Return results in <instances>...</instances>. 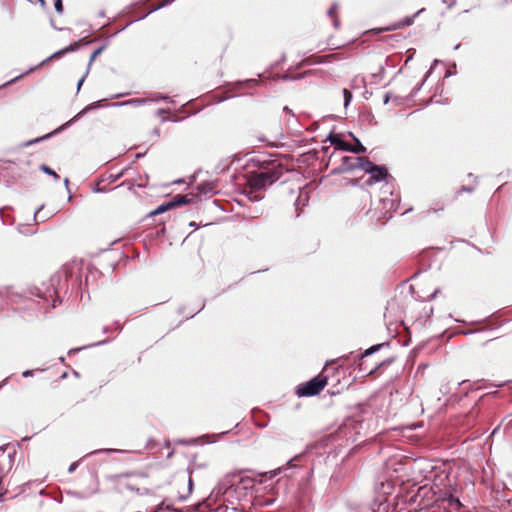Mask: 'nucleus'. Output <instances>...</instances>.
<instances>
[{"instance_id":"f257e3e1","label":"nucleus","mask_w":512,"mask_h":512,"mask_svg":"<svg viewBox=\"0 0 512 512\" xmlns=\"http://www.w3.org/2000/svg\"><path fill=\"white\" fill-rule=\"evenodd\" d=\"M283 167L281 164L272 161L257 172H252L249 176L248 183L250 185L249 199L251 201H260L263 195L257 191L266 188L279 180L283 175Z\"/></svg>"},{"instance_id":"f03ea898","label":"nucleus","mask_w":512,"mask_h":512,"mask_svg":"<svg viewBox=\"0 0 512 512\" xmlns=\"http://www.w3.org/2000/svg\"><path fill=\"white\" fill-rule=\"evenodd\" d=\"M429 493L430 490L425 486L420 487L418 489V492L415 495V497L421 499L419 503L420 509H426L433 504H436L438 507L444 508L448 512H459L460 509L462 508V503L460 502V500L451 494H445L443 497H437L436 493L433 492L431 500L427 499L425 501V498L428 497Z\"/></svg>"},{"instance_id":"7ed1b4c3","label":"nucleus","mask_w":512,"mask_h":512,"mask_svg":"<svg viewBox=\"0 0 512 512\" xmlns=\"http://www.w3.org/2000/svg\"><path fill=\"white\" fill-rule=\"evenodd\" d=\"M327 384V377L316 376L304 384H301L296 389L298 397H308L319 394Z\"/></svg>"},{"instance_id":"20e7f679","label":"nucleus","mask_w":512,"mask_h":512,"mask_svg":"<svg viewBox=\"0 0 512 512\" xmlns=\"http://www.w3.org/2000/svg\"><path fill=\"white\" fill-rule=\"evenodd\" d=\"M100 102L101 101H96V102H93L89 105H87L81 112H79L75 117H73L71 120H69L68 122H66L65 124L61 125L59 128L55 129L54 131L42 136V137H38V138H35V139H32L28 142L25 143L26 146H30L34 143H38L42 140H46V139H49L51 138L52 136L58 134L59 132L63 131L64 129H66L67 127H69L72 123H74L76 120H78L83 114L87 113L88 111L90 110H93L95 108H98L100 107Z\"/></svg>"},{"instance_id":"39448f33","label":"nucleus","mask_w":512,"mask_h":512,"mask_svg":"<svg viewBox=\"0 0 512 512\" xmlns=\"http://www.w3.org/2000/svg\"><path fill=\"white\" fill-rule=\"evenodd\" d=\"M369 175L370 177L366 181L368 185H372L380 181L388 182L389 179H392V177L388 174L387 169L384 166L379 165H377Z\"/></svg>"},{"instance_id":"423d86ee","label":"nucleus","mask_w":512,"mask_h":512,"mask_svg":"<svg viewBox=\"0 0 512 512\" xmlns=\"http://www.w3.org/2000/svg\"><path fill=\"white\" fill-rule=\"evenodd\" d=\"M233 479V484H237L238 488L244 490L252 489L256 482V480L253 477L248 476L243 472H239L233 475Z\"/></svg>"},{"instance_id":"0eeeda50","label":"nucleus","mask_w":512,"mask_h":512,"mask_svg":"<svg viewBox=\"0 0 512 512\" xmlns=\"http://www.w3.org/2000/svg\"><path fill=\"white\" fill-rule=\"evenodd\" d=\"M79 46H80V42H74V43H72V44L68 45L67 47H65V48H63V49H60L59 51H57V52L53 53L52 55H50L49 57H47L46 59H44L40 64H38V65L35 67V69H36V68H38V67H40V66H42L43 64L47 63L48 61H50V60H52V59L59 58V57L63 56V55H64V54H66V53L76 51V50L79 48ZM33 70H34V68H31V69L29 70V72H30V71H33Z\"/></svg>"},{"instance_id":"6e6552de","label":"nucleus","mask_w":512,"mask_h":512,"mask_svg":"<svg viewBox=\"0 0 512 512\" xmlns=\"http://www.w3.org/2000/svg\"><path fill=\"white\" fill-rule=\"evenodd\" d=\"M423 11H424V8L418 10L412 16H407V17L403 18L402 20H400L397 23L393 24L391 27L386 28V30L387 31H391V30H397V29H401V28H404V27L411 26L414 23V19L419 14H421Z\"/></svg>"},{"instance_id":"1a4fd4ad","label":"nucleus","mask_w":512,"mask_h":512,"mask_svg":"<svg viewBox=\"0 0 512 512\" xmlns=\"http://www.w3.org/2000/svg\"><path fill=\"white\" fill-rule=\"evenodd\" d=\"M351 161L358 162L357 168L368 174H371L373 169H375V167L377 166L366 157H357L356 159H352Z\"/></svg>"},{"instance_id":"9d476101","label":"nucleus","mask_w":512,"mask_h":512,"mask_svg":"<svg viewBox=\"0 0 512 512\" xmlns=\"http://www.w3.org/2000/svg\"><path fill=\"white\" fill-rule=\"evenodd\" d=\"M327 139L331 144L335 145L338 150L348 151L350 149V144L343 141L338 135L330 134Z\"/></svg>"},{"instance_id":"9b49d317","label":"nucleus","mask_w":512,"mask_h":512,"mask_svg":"<svg viewBox=\"0 0 512 512\" xmlns=\"http://www.w3.org/2000/svg\"><path fill=\"white\" fill-rule=\"evenodd\" d=\"M147 102H150V100L149 99H130V100L122 101V102L111 103L110 106H113V107L128 106V105L140 106Z\"/></svg>"},{"instance_id":"f8f14e48","label":"nucleus","mask_w":512,"mask_h":512,"mask_svg":"<svg viewBox=\"0 0 512 512\" xmlns=\"http://www.w3.org/2000/svg\"><path fill=\"white\" fill-rule=\"evenodd\" d=\"M357 157L344 156L342 158V171H352L357 168L358 162L351 161Z\"/></svg>"},{"instance_id":"ddd939ff","label":"nucleus","mask_w":512,"mask_h":512,"mask_svg":"<svg viewBox=\"0 0 512 512\" xmlns=\"http://www.w3.org/2000/svg\"><path fill=\"white\" fill-rule=\"evenodd\" d=\"M170 201L171 203H173V208H175L181 205L189 204L192 201V199L189 198L187 195L178 194L174 196Z\"/></svg>"},{"instance_id":"4468645a","label":"nucleus","mask_w":512,"mask_h":512,"mask_svg":"<svg viewBox=\"0 0 512 512\" xmlns=\"http://www.w3.org/2000/svg\"><path fill=\"white\" fill-rule=\"evenodd\" d=\"M172 208H173V203H171V201H168L166 203L159 205L155 210L151 211L149 213V215L156 216V215L162 214L164 212H167L168 210H170Z\"/></svg>"},{"instance_id":"2eb2a0df","label":"nucleus","mask_w":512,"mask_h":512,"mask_svg":"<svg viewBox=\"0 0 512 512\" xmlns=\"http://www.w3.org/2000/svg\"><path fill=\"white\" fill-rule=\"evenodd\" d=\"M355 141L356 145H350V149L348 151L355 154H361L366 152V148L361 144V142L357 138H355Z\"/></svg>"},{"instance_id":"dca6fc26","label":"nucleus","mask_w":512,"mask_h":512,"mask_svg":"<svg viewBox=\"0 0 512 512\" xmlns=\"http://www.w3.org/2000/svg\"><path fill=\"white\" fill-rule=\"evenodd\" d=\"M337 9H338L337 4H333V5L330 7V9L328 10V12H327L329 17L334 18V19H333V25H334V27H335V28H338V27H339V25H340L339 20H338L337 18H335V14H336V12H337Z\"/></svg>"},{"instance_id":"f3484780","label":"nucleus","mask_w":512,"mask_h":512,"mask_svg":"<svg viewBox=\"0 0 512 512\" xmlns=\"http://www.w3.org/2000/svg\"><path fill=\"white\" fill-rule=\"evenodd\" d=\"M433 69V66L431 67V69L426 73L424 79L418 84L416 85L413 90L411 91V97H414L418 91L422 88V86L424 85L425 81L427 80V78L429 77L430 73H431V70Z\"/></svg>"},{"instance_id":"a211bd4d","label":"nucleus","mask_w":512,"mask_h":512,"mask_svg":"<svg viewBox=\"0 0 512 512\" xmlns=\"http://www.w3.org/2000/svg\"><path fill=\"white\" fill-rule=\"evenodd\" d=\"M39 169L41 171H43L44 173L48 174V175H51L53 176V178L57 181L59 179V175L54 171L52 170L50 167H48L47 165L45 164H41L39 166Z\"/></svg>"},{"instance_id":"6ab92c4d","label":"nucleus","mask_w":512,"mask_h":512,"mask_svg":"<svg viewBox=\"0 0 512 512\" xmlns=\"http://www.w3.org/2000/svg\"><path fill=\"white\" fill-rule=\"evenodd\" d=\"M342 93H343V97H344V106H345V107H347V106L350 104V102H351V100H352V98H353V95H352V93H351L348 89H346V88H344V89L342 90Z\"/></svg>"},{"instance_id":"aec40b11","label":"nucleus","mask_w":512,"mask_h":512,"mask_svg":"<svg viewBox=\"0 0 512 512\" xmlns=\"http://www.w3.org/2000/svg\"><path fill=\"white\" fill-rule=\"evenodd\" d=\"M105 46L102 45L100 46L99 48H97L93 53L92 55L90 56V59H89V62H88V67L90 68L93 61L96 59V57L101 54V52L104 50Z\"/></svg>"},{"instance_id":"412c9836","label":"nucleus","mask_w":512,"mask_h":512,"mask_svg":"<svg viewBox=\"0 0 512 512\" xmlns=\"http://www.w3.org/2000/svg\"><path fill=\"white\" fill-rule=\"evenodd\" d=\"M104 180H101L100 182L97 183V185L93 188V191L95 193H107L109 192L111 189L107 188L106 186H102L101 183H103Z\"/></svg>"},{"instance_id":"4be33fe9","label":"nucleus","mask_w":512,"mask_h":512,"mask_svg":"<svg viewBox=\"0 0 512 512\" xmlns=\"http://www.w3.org/2000/svg\"><path fill=\"white\" fill-rule=\"evenodd\" d=\"M107 342H108V340H102V341H99V342H97L95 344L87 345V346H84V347H81V348H73V349L69 350V354H74V353H77V352H79L80 350H82L84 348H88V347H92V346H97V345H102V344H105Z\"/></svg>"},{"instance_id":"5701e85b","label":"nucleus","mask_w":512,"mask_h":512,"mask_svg":"<svg viewBox=\"0 0 512 512\" xmlns=\"http://www.w3.org/2000/svg\"><path fill=\"white\" fill-rule=\"evenodd\" d=\"M382 347L381 344H378V345H374L370 348H368L367 350H365V352L362 354V359L373 354L374 352L378 351L380 348Z\"/></svg>"},{"instance_id":"b1692460","label":"nucleus","mask_w":512,"mask_h":512,"mask_svg":"<svg viewBox=\"0 0 512 512\" xmlns=\"http://www.w3.org/2000/svg\"><path fill=\"white\" fill-rule=\"evenodd\" d=\"M54 7H55L56 12L62 13L63 12L62 0H54Z\"/></svg>"},{"instance_id":"393cba45","label":"nucleus","mask_w":512,"mask_h":512,"mask_svg":"<svg viewBox=\"0 0 512 512\" xmlns=\"http://www.w3.org/2000/svg\"><path fill=\"white\" fill-rule=\"evenodd\" d=\"M89 71H90L89 67H87L85 74L79 79V81L77 83V90L78 91L80 90V88H81V86H82L86 76L88 75Z\"/></svg>"},{"instance_id":"a878e982","label":"nucleus","mask_w":512,"mask_h":512,"mask_svg":"<svg viewBox=\"0 0 512 512\" xmlns=\"http://www.w3.org/2000/svg\"><path fill=\"white\" fill-rule=\"evenodd\" d=\"M7 451H8V457H9L10 461L13 462L14 456L16 454V449L13 446H11V449H9Z\"/></svg>"},{"instance_id":"bb28decb","label":"nucleus","mask_w":512,"mask_h":512,"mask_svg":"<svg viewBox=\"0 0 512 512\" xmlns=\"http://www.w3.org/2000/svg\"><path fill=\"white\" fill-rule=\"evenodd\" d=\"M11 449L10 444H4L0 446V456L4 454L7 450Z\"/></svg>"},{"instance_id":"cd10ccee","label":"nucleus","mask_w":512,"mask_h":512,"mask_svg":"<svg viewBox=\"0 0 512 512\" xmlns=\"http://www.w3.org/2000/svg\"><path fill=\"white\" fill-rule=\"evenodd\" d=\"M78 464H79V463H78L77 461H76V462L71 463V464H70V466H69V468H68V472H69V473H73V472L76 470V468L78 467Z\"/></svg>"},{"instance_id":"c85d7f7f","label":"nucleus","mask_w":512,"mask_h":512,"mask_svg":"<svg viewBox=\"0 0 512 512\" xmlns=\"http://www.w3.org/2000/svg\"><path fill=\"white\" fill-rule=\"evenodd\" d=\"M150 101H158V100H165V101H168L169 100V97L168 96H165V95H159L157 98H154V99H149Z\"/></svg>"},{"instance_id":"c756f323","label":"nucleus","mask_w":512,"mask_h":512,"mask_svg":"<svg viewBox=\"0 0 512 512\" xmlns=\"http://www.w3.org/2000/svg\"><path fill=\"white\" fill-rule=\"evenodd\" d=\"M174 1H175V0H164V2H163L162 4H160V5L156 8V10H157V9H159V8H162V7L166 6V5H168V4H171V3H172V2H174Z\"/></svg>"},{"instance_id":"7c9ffc66","label":"nucleus","mask_w":512,"mask_h":512,"mask_svg":"<svg viewBox=\"0 0 512 512\" xmlns=\"http://www.w3.org/2000/svg\"><path fill=\"white\" fill-rule=\"evenodd\" d=\"M438 292H439V289L438 288L435 289L434 292L427 297V300H429V301L433 300L436 297Z\"/></svg>"},{"instance_id":"2f4dec72","label":"nucleus","mask_w":512,"mask_h":512,"mask_svg":"<svg viewBox=\"0 0 512 512\" xmlns=\"http://www.w3.org/2000/svg\"><path fill=\"white\" fill-rule=\"evenodd\" d=\"M119 177H120V175H116V176L110 175L109 176V182L113 183V182L117 181L119 179Z\"/></svg>"},{"instance_id":"473e14b6","label":"nucleus","mask_w":512,"mask_h":512,"mask_svg":"<svg viewBox=\"0 0 512 512\" xmlns=\"http://www.w3.org/2000/svg\"><path fill=\"white\" fill-rule=\"evenodd\" d=\"M33 375V370H26L22 373L23 377H29Z\"/></svg>"},{"instance_id":"72a5a7b5","label":"nucleus","mask_w":512,"mask_h":512,"mask_svg":"<svg viewBox=\"0 0 512 512\" xmlns=\"http://www.w3.org/2000/svg\"><path fill=\"white\" fill-rule=\"evenodd\" d=\"M281 471V468H278V469H275L274 471L270 472V478H273L274 476H276L278 473H280Z\"/></svg>"},{"instance_id":"f704fd0d","label":"nucleus","mask_w":512,"mask_h":512,"mask_svg":"<svg viewBox=\"0 0 512 512\" xmlns=\"http://www.w3.org/2000/svg\"><path fill=\"white\" fill-rule=\"evenodd\" d=\"M389 100H390L389 93H386V94L384 95V100H383L384 104H387V103L389 102Z\"/></svg>"},{"instance_id":"c9c22d12","label":"nucleus","mask_w":512,"mask_h":512,"mask_svg":"<svg viewBox=\"0 0 512 512\" xmlns=\"http://www.w3.org/2000/svg\"><path fill=\"white\" fill-rule=\"evenodd\" d=\"M21 77H22V75L17 76V77H15L14 79H11V80H10V81H8L7 83H5V84H4V86H5V85H9V84L13 83L14 81H16L17 79H19V78H21Z\"/></svg>"},{"instance_id":"e433bc0d","label":"nucleus","mask_w":512,"mask_h":512,"mask_svg":"<svg viewBox=\"0 0 512 512\" xmlns=\"http://www.w3.org/2000/svg\"><path fill=\"white\" fill-rule=\"evenodd\" d=\"M37 3H39L41 5V7L45 8L46 7V1L45 0H36Z\"/></svg>"},{"instance_id":"4c0bfd02","label":"nucleus","mask_w":512,"mask_h":512,"mask_svg":"<svg viewBox=\"0 0 512 512\" xmlns=\"http://www.w3.org/2000/svg\"><path fill=\"white\" fill-rule=\"evenodd\" d=\"M152 133H153L156 137H159V136H160V130H159L158 128L153 129Z\"/></svg>"},{"instance_id":"58836bf2","label":"nucleus","mask_w":512,"mask_h":512,"mask_svg":"<svg viewBox=\"0 0 512 512\" xmlns=\"http://www.w3.org/2000/svg\"><path fill=\"white\" fill-rule=\"evenodd\" d=\"M461 191L472 192V191H473V189H472V188H470V187L463 186V187L461 188Z\"/></svg>"},{"instance_id":"ea45409f","label":"nucleus","mask_w":512,"mask_h":512,"mask_svg":"<svg viewBox=\"0 0 512 512\" xmlns=\"http://www.w3.org/2000/svg\"><path fill=\"white\" fill-rule=\"evenodd\" d=\"M125 95H127V93L115 94L114 96H112V98H120V97H123Z\"/></svg>"},{"instance_id":"a19ab883","label":"nucleus","mask_w":512,"mask_h":512,"mask_svg":"<svg viewBox=\"0 0 512 512\" xmlns=\"http://www.w3.org/2000/svg\"><path fill=\"white\" fill-rule=\"evenodd\" d=\"M156 113H157V115H163V113H166V110H165V109L160 108V109H158V110H157V112H156Z\"/></svg>"},{"instance_id":"79ce46f5","label":"nucleus","mask_w":512,"mask_h":512,"mask_svg":"<svg viewBox=\"0 0 512 512\" xmlns=\"http://www.w3.org/2000/svg\"><path fill=\"white\" fill-rule=\"evenodd\" d=\"M112 450L111 449H101V450H97L95 451L94 453H100V452H111Z\"/></svg>"},{"instance_id":"37998d69","label":"nucleus","mask_w":512,"mask_h":512,"mask_svg":"<svg viewBox=\"0 0 512 512\" xmlns=\"http://www.w3.org/2000/svg\"><path fill=\"white\" fill-rule=\"evenodd\" d=\"M284 111H286L287 113L292 114V111L287 106L284 107Z\"/></svg>"},{"instance_id":"c03bdc74","label":"nucleus","mask_w":512,"mask_h":512,"mask_svg":"<svg viewBox=\"0 0 512 512\" xmlns=\"http://www.w3.org/2000/svg\"><path fill=\"white\" fill-rule=\"evenodd\" d=\"M192 485H193L192 480H191V478H189V489L192 488Z\"/></svg>"},{"instance_id":"a18cd8bd","label":"nucleus","mask_w":512,"mask_h":512,"mask_svg":"<svg viewBox=\"0 0 512 512\" xmlns=\"http://www.w3.org/2000/svg\"><path fill=\"white\" fill-rule=\"evenodd\" d=\"M64 183H65V185H66V186L68 185V183H69L68 178H65V179H64Z\"/></svg>"},{"instance_id":"49530a36","label":"nucleus","mask_w":512,"mask_h":512,"mask_svg":"<svg viewBox=\"0 0 512 512\" xmlns=\"http://www.w3.org/2000/svg\"><path fill=\"white\" fill-rule=\"evenodd\" d=\"M38 213L39 211H36L35 214H34V218L36 219L38 217Z\"/></svg>"},{"instance_id":"de8ad7c7","label":"nucleus","mask_w":512,"mask_h":512,"mask_svg":"<svg viewBox=\"0 0 512 512\" xmlns=\"http://www.w3.org/2000/svg\"><path fill=\"white\" fill-rule=\"evenodd\" d=\"M460 47V44L454 46V49L457 50Z\"/></svg>"},{"instance_id":"09e8293b","label":"nucleus","mask_w":512,"mask_h":512,"mask_svg":"<svg viewBox=\"0 0 512 512\" xmlns=\"http://www.w3.org/2000/svg\"><path fill=\"white\" fill-rule=\"evenodd\" d=\"M438 63H439V60H437V59H435L434 62H433L434 65H436Z\"/></svg>"},{"instance_id":"8fccbe9b","label":"nucleus","mask_w":512,"mask_h":512,"mask_svg":"<svg viewBox=\"0 0 512 512\" xmlns=\"http://www.w3.org/2000/svg\"><path fill=\"white\" fill-rule=\"evenodd\" d=\"M190 226H191V227L196 226L195 222H191V223H190Z\"/></svg>"},{"instance_id":"3c124183","label":"nucleus","mask_w":512,"mask_h":512,"mask_svg":"<svg viewBox=\"0 0 512 512\" xmlns=\"http://www.w3.org/2000/svg\"><path fill=\"white\" fill-rule=\"evenodd\" d=\"M52 307H56L55 300H53Z\"/></svg>"},{"instance_id":"603ef678","label":"nucleus","mask_w":512,"mask_h":512,"mask_svg":"<svg viewBox=\"0 0 512 512\" xmlns=\"http://www.w3.org/2000/svg\"><path fill=\"white\" fill-rule=\"evenodd\" d=\"M103 331H104V332H107V331H108V328H107V327H104Z\"/></svg>"},{"instance_id":"864d4df0","label":"nucleus","mask_w":512,"mask_h":512,"mask_svg":"<svg viewBox=\"0 0 512 512\" xmlns=\"http://www.w3.org/2000/svg\"><path fill=\"white\" fill-rule=\"evenodd\" d=\"M225 512H227V510H225ZM231 512H236L235 510H232Z\"/></svg>"}]
</instances>
